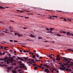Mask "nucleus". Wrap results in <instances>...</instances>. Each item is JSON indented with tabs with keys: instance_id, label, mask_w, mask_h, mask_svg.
I'll use <instances>...</instances> for the list:
<instances>
[{
	"instance_id": "f257e3e1",
	"label": "nucleus",
	"mask_w": 73,
	"mask_h": 73,
	"mask_svg": "<svg viewBox=\"0 0 73 73\" xmlns=\"http://www.w3.org/2000/svg\"><path fill=\"white\" fill-rule=\"evenodd\" d=\"M63 58H64L65 59H64V60H65V61H67V62H66V64L63 63V65H65V66L70 65V64H68V63H70V62H71V61H68V60H68V59H66V58L64 57Z\"/></svg>"
},
{
	"instance_id": "f03ea898",
	"label": "nucleus",
	"mask_w": 73,
	"mask_h": 73,
	"mask_svg": "<svg viewBox=\"0 0 73 73\" xmlns=\"http://www.w3.org/2000/svg\"><path fill=\"white\" fill-rule=\"evenodd\" d=\"M7 60V61H5V62H7L6 63L7 64H9V63H10V62H8L9 61V59H8V58L7 57H5V58L3 59L2 58H1L0 59V61H4V60Z\"/></svg>"
},
{
	"instance_id": "7ed1b4c3",
	"label": "nucleus",
	"mask_w": 73,
	"mask_h": 73,
	"mask_svg": "<svg viewBox=\"0 0 73 73\" xmlns=\"http://www.w3.org/2000/svg\"><path fill=\"white\" fill-rule=\"evenodd\" d=\"M61 66H62V67L64 68H62V67H60L59 68V69L61 70H64V71H65V68L66 67L64 66L63 65H61Z\"/></svg>"
},
{
	"instance_id": "20e7f679",
	"label": "nucleus",
	"mask_w": 73,
	"mask_h": 73,
	"mask_svg": "<svg viewBox=\"0 0 73 73\" xmlns=\"http://www.w3.org/2000/svg\"><path fill=\"white\" fill-rule=\"evenodd\" d=\"M20 65H21V66H19V68H21V69L23 68H26V66H25V64L23 63H22L20 64Z\"/></svg>"
},
{
	"instance_id": "39448f33",
	"label": "nucleus",
	"mask_w": 73,
	"mask_h": 73,
	"mask_svg": "<svg viewBox=\"0 0 73 73\" xmlns=\"http://www.w3.org/2000/svg\"><path fill=\"white\" fill-rule=\"evenodd\" d=\"M33 61L32 62L33 63H34V64H35V63H36V62H34V61H35V60L34 59H31H31H28L27 60V61Z\"/></svg>"
},
{
	"instance_id": "423d86ee",
	"label": "nucleus",
	"mask_w": 73,
	"mask_h": 73,
	"mask_svg": "<svg viewBox=\"0 0 73 73\" xmlns=\"http://www.w3.org/2000/svg\"><path fill=\"white\" fill-rule=\"evenodd\" d=\"M14 70H13L12 71V73H17V71H16L17 70L16 69H14Z\"/></svg>"
},
{
	"instance_id": "0eeeda50",
	"label": "nucleus",
	"mask_w": 73,
	"mask_h": 73,
	"mask_svg": "<svg viewBox=\"0 0 73 73\" xmlns=\"http://www.w3.org/2000/svg\"><path fill=\"white\" fill-rule=\"evenodd\" d=\"M13 68V66H10V67H7V69H11V68Z\"/></svg>"
},
{
	"instance_id": "6e6552de",
	"label": "nucleus",
	"mask_w": 73,
	"mask_h": 73,
	"mask_svg": "<svg viewBox=\"0 0 73 73\" xmlns=\"http://www.w3.org/2000/svg\"><path fill=\"white\" fill-rule=\"evenodd\" d=\"M70 33H69V32H67L66 33V34L68 36H71V35H70Z\"/></svg>"
},
{
	"instance_id": "1a4fd4ad",
	"label": "nucleus",
	"mask_w": 73,
	"mask_h": 73,
	"mask_svg": "<svg viewBox=\"0 0 73 73\" xmlns=\"http://www.w3.org/2000/svg\"><path fill=\"white\" fill-rule=\"evenodd\" d=\"M44 66H46V68H50V66H48L47 65L44 64Z\"/></svg>"
},
{
	"instance_id": "9d476101",
	"label": "nucleus",
	"mask_w": 73,
	"mask_h": 73,
	"mask_svg": "<svg viewBox=\"0 0 73 73\" xmlns=\"http://www.w3.org/2000/svg\"><path fill=\"white\" fill-rule=\"evenodd\" d=\"M9 29H11V30H13V27L12 26H9Z\"/></svg>"
},
{
	"instance_id": "9b49d317",
	"label": "nucleus",
	"mask_w": 73,
	"mask_h": 73,
	"mask_svg": "<svg viewBox=\"0 0 73 73\" xmlns=\"http://www.w3.org/2000/svg\"><path fill=\"white\" fill-rule=\"evenodd\" d=\"M18 35L19 37H21V36H23V35L21 34H18Z\"/></svg>"
},
{
	"instance_id": "f8f14e48",
	"label": "nucleus",
	"mask_w": 73,
	"mask_h": 73,
	"mask_svg": "<svg viewBox=\"0 0 73 73\" xmlns=\"http://www.w3.org/2000/svg\"><path fill=\"white\" fill-rule=\"evenodd\" d=\"M60 58H61L58 57L56 58V60H58V61H60Z\"/></svg>"
},
{
	"instance_id": "ddd939ff",
	"label": "nucleus",
	"mask_w": 73,
	"mask_h": 73,
	"mask_svg": "<svg viewBox=\"0 0 73 73\" xmlns=\"http://www.w3.org/2000/svg\"><path fill=\"white\" fill-rule=\"evenodd\" d=\"M67 50H68V51H71V52H73V50H72V49H67Z\"/></svg>"
},
{
	"instance_id": "4468645a",
	"label": "nucleus",
	"mask_w": 73,
	"mask_h": 73,
	"mask_svg": "<svg viewBox=\"0 0 73 73\" xmlns=\"http://www.w3.org/2000/svg\"><path fill=\"white\" fill-rule=\"evenodd\" d=\"M3 65H4V66H8V65H7L6 64H5V65H4V64H3V65H2V64H1V66H3Z\"/></svg>"
},
{
	"instance_id": "2eb2a0df",
	"label": "nucleus",
	"mask_w": 73,
	"mask_h": 73,
	"mask_svg": "<svg viewBox=\"0 0 73 73\" xmlns=\"http://www.w3.org/2000/svg\"><path fill=\"white\" fill-rule=\"evenodd\" d=\"M56 36H63L62 35H61L60 34H56Z\"/></svg>"
},
{
	"instance_id": "dca6fc26",
	"label": "nucleus",
	"mask_w": 73,
	"mask_h": 73,
	"mask_svg": "<svg viewBox=\"0 0 73 73\" xmlns=\"http://www.w3.org/2000/svg\"><path fill=\"white\" fill-rule=\"evenodd\" d=\"M70 63L72 64H70V66H72V65H73V62H70Z\"/></svg>"
},
{
	"instance_id": "f3484780",
	"label": "nucleus",
	"mask_w": 73,
	"mask_h": 73,
	"mask_svg": "<svg viewBox=\"0 0 73 73\" xmlns=\"http://www.w3.org/2000/svg\"><path fill=\"white\" fill-rule=\"evenodd\" d=\"M0 9H5V8L3 7L2 6H0Z\"/></svg>"
},
{
	"instance_id": "a211bd4d",
	"label": "nucleus",
	"mask_w": 73,
	"mask_h": 73,
	"mask_svg": "<svg viewBox=\"0 0 73 73\" xmlns=\"http://www.w3.org/2000/svg\"><path fill=\"white\" fill-rule=\"evenodd\" d=\"M36 57V55H33V58H35Z\"/></svg>"
},
{
	"instance_id": "6ab92c4d",
	"label": "nucleus",
	"mask_w": 73,
	"mask_h": 73,
	"mask_svg": "<svg viewBox=\"0 0 73 73\" xmlns=\"http://www.w3.org/2000/svg\"><path fill=\"white\" fill-rule=\"evenodd\" d=\"M30 36L31 37H35V36L32 35H30Z\"/></svg>"
},
{
	"instance_id": "aec40b11",
	"label": "nucleus",
	"mask_w": 73,
	"mask_h": 73,
	"mask_svg": "<svg viewBox=\"0 0 73 73\" xmlns=\"http://www.w3.org/2000/svg\"><path fill=\"white\" fill-rule=\"evenodd\" d=\"M50 31H52V30H54V28H50Z\"/></svg>"
},
{
	"instance_id": "412c9836",
	"label": "nucleus",
	"mask_w": 73,
	"mask_h": 73,
	"mask_svg": "<svg viewBox=\"0 0 73 73\" xmlns=\"http://www.w3.org/2000/svg\"><path fill=\"white\" fill-rule=\"evenodd\" d=\"M47 33H52V32L51 31H48L47 32Z\"/></svg>"
},
{
	"instance_id": "4be33fe9",
	"label": "nucleus",
	"mask_w": 73,
	"mask_h": 73,
	"mask_svg": "<svg viewBox=\"0 0 73 73\" xmlns=\"http://www.w3.org/2000/svg\"><path fill=\"white\" fill-rule=\"evenodd\" d=\"M48 57H50V58H52V56H51L50 55L48 56Z\"/></svg>"
},
{
	"instance_id": "5701e85b",
	"label": "nucleus",
	"mask_w": 73,
	"mask_h": 73,
	"mask_svg": "<svg viewBox=\"0 0 73 73\" xmlns=\"http://www.w3.org/2000/svg\"><path fill=\"white\" fill-rule=\"evenodd\" d=\"M48 70V69H45V72H46Z\"/></svg>"
},
{
	"instance_id": "b1692460",
	"label": "nucleus",
	"mask_w": 73,
	"mask_h": 73,
	"mask_svg": "<svg viewBox=\"0 0 73 73\" xmlns=\"http://www.w3.org/2000/svg\"><path fill=\"white\" fill-rule=\"evenodd\" d=\"M10 62H13V60L11 59L10 60Z\"/></svg>"
},
{
	"instance_id": "393cba45",
	"label": "nucleus",
	"mask_w": 73,
	"mask_h": 73,
	"mask_svg": "<svg viewBox=\"0 0 73 73\" xmlns=\"http://www.w3.org/2000/svg\"><path fill=\"white\" fill-rule=\"evenodd\" d=\"M17 58L19 59V60H20V59H21V58H22L21 57H17Z\"/></svg>"
},
{
	"instance_id": "a878e982",
	"label": "nucleus",
	"mask_w": 73,
	"mask_h": 73,
	"mask_svg": "<svg viewBox=\"0 0 73 73\" xmlns=\"http://www.w3.org/2000/svg\"><path fill=\"white\" fill-rule=\"evenodd\" d=\"M63 33L64 34H66V31H63Z\"/></svg>"
},
{
	"instance_id": "bb28decb",
	"label": "nucleus",
	"mask_w": 73,
	"mask_h": 73,
	"mask_svg": "<svg viewBox=\"0 0 73 73\" xmlns=\"http://www.w3.org/2000/svg\"><path fill=\"white\" fill-rule=\"evenodd\" d=\"M42 38L40 36H39L38 37V39H42Z\"/></svg>"
},
{
	"instance_id": "cd10ccee",
	"label": "nucleus",
	"mask_w": 73,
	"mask_h": 73,
	"mask_svg": "<svg viewBox=\"0 0 73 73\" xmlns=\"http://www.w3.org/2000/svg\"><path fill=\"white\" fill-rule=\"evenodd\" d=\"M37 68H38V67H35L34 68V69L36 70L37 69Z\"/></svg>"
},
{
	"instance_id": "c85d7f7f",
	"label": "nucleus",
	"mask_w": 73,
	"mask_h": 73,
	"mask_svg": "<svg viewBox=\"0 0 73 73\" xmlns=\"http://www.w3.org/2000/svg\"><path fill=\"white\" fill-rule=\"evenodd\" d=\"M13 65H16V64L15 63H13L12 64Z\"/></svg>"
},
{
	"instance_id": "c756f323",
	"label": "nucleus",
	"mask_w": 73,
	"mask_h": 73,
	"mask_svg": "<svg viewBox=\"0 0 73 73\" xmlns=\"http://www.w3.org/2000/svg\"><path fill=\"white\" fill-rule=\"evenodd\" d=\"M21 71H22V70L21 69L18 70V72H21Z\"/></svg>"
},
{
	"instance_id": "7c9ffc66",
	"label": "nucleus",
	"mask_w": 73,
	"mask_h": 73,
	"mask_svg": "<svg viewBox=\"0 0 73 73\" xmlns=\"http://www.w3.org/2000/svg\"><path fill=\"white\" fill-rule=\"evenodd\" d=\"M14 34H15V35L16 36V35H18V33H15Z\"/></svg>"
},
{
	"instance_id": "2f4dec72",
	"label": "nucleus",
	"mask_w": 73,
	"mask_h": 73,
	"mask_svg": "<svg viewBox=\"0 0 73 73\" xmlns=\"http://www.w3.org/2000/svg\"><path fill=\"white\" fill-rule=\"evenodd\" d=\"M59 32L60 33H63V31H59Z\"/></svg>"
},
{
	"instance_id": "473e14b6",
	"label": "nucleus",
	"mask_w": 73,
	"mask_h": 73,
	"mask_svg": "<svg viewBox=\"0 0 73 73\" xmlns=\"http://www.w3.org/2000/svg\"><path fill=\"white\" fill-rule=\"evenodd\" d=\"M37 66H39V67H40V68H42V66H40L39 65H37Z\"/></svg>"
},
{
	"instance_id": "72a5a7b5",
	"label": "nucleus",
	"mask_w": 73,
	"mask_h": 73,
	"mask_svg": "<svg viewBox=\"0 0 73 73\" xmlns=\"http://www.w3.org/2000/svg\"><path fill=\"white\" fill-rule=\"evenodd\" d=\"M28 59V58L27 57H25V60H27V59Z\"/></svg>"
},
{
	"instance_id": "f704fd0d",
	"label": "nucleus",
	"mask_w": 73,
	"mask_h": 73,
	"mask_svg": "<svg viewBox=\"0 0 73 73\" xmlns=\"http://www.w3.org/2000/svg\"><path fill=\"white\" fill-rule=\"evenodd\" d=\"M29 64H32V62H31V61H29Z\"/></svg>"
},
{
	"instance_id": "c9c22d12",
	"label": "nucleus",
	"mask_w": 73,
	"mask_h": 73,
	"mask_svg": "<svg viewBox=\"0 0 73 73\" xmlns=\"http://www.w3.org/2000/svg\"><path fill=\"white\" fill-rule=\"evenodd\" d=\"M1 48V49H3V48H4V46H0Z\"/></svg>"
},
{
	"instance_id": "e433bc0d",
	"label": "nucleus",
	"mask_w": 73,
	"mask_h": 73,
	"mask_svg": "<svg viewBox=\"0 0 73 73\" xmlns=\"http://www.w3.org/2000/svg\"><path fill=\"white\" fill-rule=\"evenodd\" d=\"M47 18H48V19H52V17H48Z\"/></svg>"
},
{
	"instance_id": "4c0bfd02",
	"label": "nucleus",
	"mask_w": 73,
	"mask_h": 73,
	"mask_svg": "<svg viewBox=\"0 0 73 73\" xmlns=\"http://www.w3.org/2000/svg\"><path fill=\"white\" fill-rule=\"evenodd\" d=\"M68 21H70V22L72 21V20H71V19H68Z\"/></svg>"
},
{
	"instance_id": "58836bf2",
	"label": "nucleus",
	"mask_w": 73,
	"mask_h": 73,
	"mask_svg": "<svg viewBox=\"0 0 73 73\" xmlns=\"http://www.w3.org/2000/svg\"><path fill=\"white\" fill-rule=\"evenodd\" d=\"M14 68L15 69H18V68H19V67H15Z\"/></svg>"
},
{
	"instance_id": "ea45409f",
	"label": "nucleus",
	"mask_w": 73,
	"mask_h": 73,
	"mask_svg": "<svg viewBox=\"0 0 73 73\" xmlns=\"http://www.w3.org/2000/svg\"><path fill=\"white\" fill-rule=\"evenodd\" d=\"M19 64H21V63H22V62L21 61L18 62Z\"/></svg>"
},
{
	"instance_id": "a19ab883",
	"label": "nucleus",
	"mask_w": 73,
	"mask_h": 73,
	"mask_svg": "<svg viewBox=\"0 0 73 73\" xmlns=\"http://www.w3.org/2000/svg\"><path fill=\"white\" fill-rule=\"evenodd\" d=\"M20 61H24V59H22L21 60H20Z\"/></svg>"
},
{
	"instance_id": "79ce46f5",
	"label": "nucleus",
	"mask_w": 73,
	"mask_h": 73,
	"mask_svg": "<svg viewBox=\"0 0 73 73\" xmlns=\"http://www.w3.org/2000/svg\"><path fill=\"white\" fill-rule=\"evenodd\" d=\"M9 41H10V42H13V40H9Z\"/></svg>"
},
{
	"instance_id": "37998d69",
	"label": "nucleus",
	"mask_w": 73,
	"mask_h": 73,
	"mask_svg": "<svg viewBox=\"0 0 73 73\" xmlns=\"http://www.w3.org/2000/svg\"><path fill=\"white\" fill-rule=\"evenodd\" d=\"M14 41L15 42H18V41L17 40H14Z\"/></svg>"
},
{
	"instance_id": "c03bdc74",
	"label": "nucleus",
	"mask_w": 73,
	"mask_h": 73,
	"mask_svg": "<svg viewBox=\"0 0 73 73\" xmlns=\"http://www.w3.org/2000/svg\"><path fill=\"white\" fill-rule=\"evenodd\" d=\"M3 63H5V64H6V63H5V62H1V64H3Z\"/></svg>"
},
{
	"instance_id": "a18cd8bd",
	"label": "nucleus",
	"mask_w": 73,
	"mask_h": 73,
	"mask_svg": "<svg viewBox=\"0 0 73 73\" xmlns=\"http://www.w3.org/2000/svg\"><path fill=\"white\" fill-rule=\"evenodd\" d=\"M64 21H67V20L66 19H64Z\"/></svg>"
},
{
	"instance_id": "49530a36",
	"label": "nucleus",
	"mask_w": 73,
	"mask_h": 73,
	"mask_svg": "<svg viewBox=\"0 0 73 73\" xmlns=\"http://www.w3.org/2000/svg\"><path fill=\"white\" fill-rule=\"evenodd\" d=\"M3 49H5L6 50H7V48H3Z\"/></svg>"
},
{
	"instance_id": "de8ad7c7",
	"label": "nucleus",
	"mask_w": 73,
	"mask_h": 73,
	"mask_svg": "<svg viewBox=\"0 0 73 73\" xmlns=\"http://www.w3.org/2000/svg\"><path fill=\"white\" fill-rule=\"evenodd\" d=\"M68 68H67L66 69V72H68Z\"/></svg>"
},
{
	"instance_id": "09e8293b",
	"label": "nucleus",
	"mask_w": 73,
	"mask_h": 73,
	"mask_svg": "<svg viewBox=\"0 0 73 73\" xmlns=\"http://www.w3.org/2000/svg\"><path fill=\"white\" fill-rule=\"evenodd\" d=\"M9 52H12V50L11 49V50H10Z\"/></svg>"
},
{
	"instance_id": "8fccbe9b",
	"label": "nucleus",
	"mask_w": 73,
	"mask_h": 73,
	"mask_svg": "<svg viewBox=\"0 0 73 73\" xmlns=\"http://www.w3.org/2000/svg\"><path fill=\"white\" fill-rule=\"evenodd\" d=\"M5 54V52H3V53H2V55H4Z\"/></svg>"
},
{
	"instance_id": "3c124183",
	"label": "nucleus",
	"mask_w": 73,
	"mask_h": 73,
	"mask_svg": "<svg viewBox=\"0 0 73 73\" xmlns=\"http://www.w3.org/2000/svg\"><path fill=\"white\" fill-rule=\"evenodd\" d=\"M25 19H29V17H25Z\"/></svg>"
},
{
	"instance_id": "603ef678",
	"label": "nucleus",
	"mask_w": 73,
	"mask_h": 73,
	"mask_svg": "<svg viewBox=\"0 0 73 73\" xmlns=\"http://www.w3.org/2000/svg\"><path fill=\"white\" fill-rule=\"evenodd\" d=\"M53 72H54L53 70H51V72H52V73H53Z\"/></svg>"
},
{
	"instance_id": "864d4df0",
	"label": "nucleus",
	"mask_w": 73,
	"mask_h": 73,
	"mask_svg": "<svg viewBox=\"0 0 73 73\" xmlns=\"http://www.w3.org/2000/svg\"><path fill=\"white\" fill-rule=\"evenodd\" d=\"M71 70H71V69H68V71H71Z\"/></svg>"
},
{
	"instance_id": "5fc2aeb1",
	"label": "nucleus",
	"mask_w": 73,
	"mask_h": 73,
	"mask_svg": "<svg viewBox=\"0 0 73 73\" xmlns=\"http://www.w3.org/2000/svg\"><path fill=\"white\" fill-rule=\"evenodd\" d=\"M51 17H55V16L52 15Z\"/></svg>"
},
{
	"instance_id": "6e6d98bb",
	"label": "nucleus",
	"mask_w": 73,
	"mask_h": 73,
	"mask_svg": "<svg viewBox=\"0 0 73 73\" xmlns=\"http://www.w3.org/2000/svg\"><path fill=\"white\" fill-rule=\"evenodd\" d=\"M23 52H24V53H26V51L25 50H24L23 51Z\"/></svg>"
},
{
	"instance_id": "4d7b16f0",
	"label": "nucleus",
	"mask_w": 73,
	"mask_h": 73,
	"mask_svg": "<svg viewBox=\"0 0 73 73\" xmlns=\"http://www.w3.org/2000/svg\"><path fill=\"white\" fill-rule=\"evenodd\" d=\"M3 32H4L5 33H8V32H7L5 31H4Z\"/></svg>"
},
{
	"instance_id": "13d9d810",
	"label": "nucleus",
	"mask_w": 73,
	"mask_h": 73,
	"mask_svg": "<svg viewBox=\"0 0 73 73\" xmlns=\"http://www.w3.org/2000/svg\"><path fill=\"white\" fill-rule=\"evenodd\" d=\"M46 30H47V31H49V29L48 28H46Z\"/></svg>"
},
{
	"instance_id": "bf43d9fd",
	"label": "nucleus",
	"mask_w": 73,
	"mask_h": 73,
	"mask_svg": "<svg viewBox=\"0 0 73 73\" xmlns=\"http://www.w3.org/2000/svg\"><path fill=\"white\" fill-rule=\"evenodd\" d=\"M1 35H3V36H4V33H1Z\"/></svg>"
},
{
	"instance_id": "052dcab7",
	"label": "nucleus",
	"mask_w": 73,
	"mask_h": 73,
	"mask_svg": "<svg viewBox=\"0 0 73 73\" xmlns=\"http://www.w3.org/2000/svg\"><path fill=\"white\" fill-rule=\"evenodd\" d=\"M8 58H9V59H11V56H9Z\"/></svg>"
},
{
	"instance_id": "680f3d73",
	"label": "nucleus",
	"mask_w": 73,
	"mask_h": 73,
	"mask_svg": "<svg viewBox=\"0 0 73 73\" xmlns=\"http://www.w3.org/2000/svg\"><path fill=\"white\" fill-rule=\"evenodd\" d=\"M16 11H17L18 12H19L20 11V10H16Z\"/></svg>"
},
{
	"instance_id": "e2e57ef3",
	"label": "nucleus",
	"mask_w": 73,
	"mask_h": 73,
	"mask_svg": "<svg viewBox=\"0 0 73 73\" xmlns=\"http://www.w3.org/2000/svg\"><path fill=\"white\" fill-rule=\"evenodd\" d=\"M26 12H30V11H26Z\"/></svg>"
},
{
	"instance_id": "0e129e2a",
	"label": "nucleus",
	"mask_w": 73,
	"mask_h": 73,
	"mask_svg": "<svg viewBox=\"0 0 73 73\" xmlns=\"http://www.w3.org/2000/svg\"><path fill=\"white\" fill-rule=\"evenodd\" d=\"M27 28H24L23 29H27Z\"/></svg>"
},
{
	"instance_id": "69168bd1",
	"label": "nucleus",
	"mask_w": 73,
	"mask_h": 73,
	"mask_svg": "<svg viewBox=\"0 0 73 73\" xmlns=\"http://www.w3.org/2000/svg\"><path fill=\"white\" fill-rule=\"evenodd\" d=\"M36 56L38 57H39V56L37 54L36 55Z\"/></svg>"
},
{
	"instance_id": "338daca9",
	"label": "nucleus",
	"mask_w": 73,
	"mask_h": 73,
	"mask_svg": "<svg viewBox=\"0 0 73 73\" xmlns=\"http://www.w3.org/2000/svg\"><path fill=\"white\" fill-rule=\"evenodd\" d=\"M40 61H41V60L40 59L38 60V62Z\"/></svg>"
},
{
	"instance_id": "774afa93",
	"label": "nucleus",
	"mask_w": 73,
	"mask_h": 73,
	"mask_svg": "<svg viewBox=\"0 0 73 73\" xmlns=\"http://www.w3.org/2000/svg\"><path fill=\"white\" fill-rule=\"evenodd\" d=\"M46 72H47V73H49V70H48V71H47Z\"/></svg>"
}]
</instances>
